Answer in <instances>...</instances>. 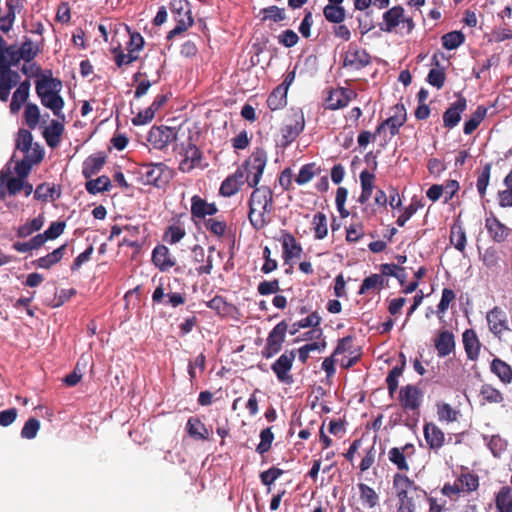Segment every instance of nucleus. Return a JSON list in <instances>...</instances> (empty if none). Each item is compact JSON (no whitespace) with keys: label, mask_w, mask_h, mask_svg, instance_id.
<instances>
[{"label":"nucleus","mask_w":512,"mask_h":512,"mask_svg":"<svg viewBox=\"0 0 512 512\" xmlns=\"http://www.w3.org/2000/svg\"><path fill=\"white\" fill-rule=\"evenodd\" d=\"M406 122V110L403 105H396L393 107V114L388 117L377 129L380 132L382 129H389L391 135H396L400 127Z\"/></svg>","instance_id":"a211bd4d"},{"label":"nucleus","mask_w":512,"mask_h":512,"mask_svg":"<svg viewBox=\"0 0 512 512\" xmlns=\"http://www.w3.org/2000/svg\"><path fill=\"white\" fill-rule=\"evenodd\" d=\"M218 207L215 203H208L205 199L198 195L191 198V216L193 219H205L206 216L215 215Z\"/></svg>","instance_id":"f3484780"},{"label":"nucleus","mask_w":512,"mask_h":512,"mask_svg":"<svg viewBox=\"0 0 512 512\" xmlns=\"http://www.w3.org/2000/svg\"><path fill=\"white\" fill-rule=\"evenodd\" d=\"M280 242L283 249V258L285 262H289L293 258H300L302 254V246L297 242L293 234L287 230H281Z\"/></svg>","instance_id":"2eb2a0df"},{"label":"nucleus","mask_w":512,"mask_h":512,"mask_svg":"<svg viewBox=\"0 0 512 512\" xmlns=\"http://www.w3.org/2000/svg\"><path fill=\"white\" fill-rule=\"evenodd\" d=\"M33 145V136L29 130L20 129L16 139V148L21 152L29 150Z\"/></svg>","instance_id":"e2e57ef3"},{"label":"nucleus","mask_w":512,"mask_h":512,"mask_svg":"<svg viewBox=\"0 0 512 512\" xmlns=\"http://www.w3.org/2000/svg\"><path fill=\"white\" fill-rule=\"evenodd\" d=\"M422 397V392L414 385H406L399 392V401L406 410L418 409L421 405Z\"/></svg>","instance_id":"4468645a"},{"label":"nucleus","mask_w":512,"mask_h":512,"mask_svg":"<svg viewBox=\"0 0 512 512\" xmlns=\"http://www.w3.org/2000/svg\"><path fill=\"white\" fill-rule=\"evenodd\" d=\"M451 244L460 252H463L466 247V233L461 225H453L450 234Z\"/></svg>","instance_id":"79ce46f5"},{"label":"nucleus","mask_w":512,"mask_h":512,"mask_svg":"<svg viewBox=\"0 0 512 512\" xmlns=\"http://www.w3.org/2000/svg\"><path fill=\"white\" fill-rule=\"evenodd\" d=\"M478 487V476L465 472L457 477L453 483H446L442 488V493L450 498H458L461 495L477 490Z\"/></svg>","instance_id":"423d86ee"},{"label":"nucleus","mask_w":512,"mask_h":512,"mask_svg":"<svg viewBox=\"0 0 512 512\" xmlns=\"http://www.w3.org/2000/svg\"><path fill=\"white\" fill-rule=\"evenodd\" d=\"M378 494L369 486L359 484V501L363 509L370 510L378 503Z\"/></svg>","instance_id":"72a5a7b5"},{"label":"nucleus","mask_w":512,"mask_h":512,"mask_svg":"<svg viewBox=\"0 0 512 512\" xmlns=\"http://www.w3.org/2000/svg\"><path fill=\"white\" fill-rule=\"evenodd\" d=\"M287 93L284 88L277 86L267 98V106L271 111L283 109L287 105Z\"/></svg>","instance_id":"2f4dec72"},{"label":"nucleus","mask_w":512,"mask_h":512,"mask_svg":"<svg viewBox=\"0 0 512 512\" xmlns=\"http://www.w3.org/2000/svg\"><path fill=\"white\" fill-rule=\"evenodd\" d=\"M66 247L67 244L61 245L47 255L34 260L33 265L42 269H50L52 266L62 260L66 251Z\"/></svg>","instance_id":"bb28decb"},{"label":"nucleus","mask_w":512,"mask_h":512,"mask_svg":"<svg viewBox=\"0 0 512 512\" xmlns=\"http://www.w3.org/2000/svg\"><path fill=\"white\" fill-rule=\"evenodd\" d=\"M205 228L213 235L217 237L224 236L227 230V224L225 221H220L214 218H209L204 222Z\"/></svg>","instance_id":"052dcab7"},{"label":"nucleus","mask_w":512,"mask_h":512,"mask_svg":"<svg viewBox=\"0 0 512 512\" xmlns=\"http://www.w3.org/2000/svg\"><path fill=\"white\" fill-rule=\"evenodd\" d=\"M464 42V35L459 31L449 32L442 37L443 46L448 49H456Z\"/></svg>","instance_id":"13d9d810"},{"label":"nucleus","mask_w":512,"mask_h":512,"mask_svg":"<svg viewBox=\"0 0 512 512\" xmlns=\"http://www.w3.org/2000/svg\"><path fill=\"white\" fill-rule=\"evenodd\" d=\"M186 235V231L180 225H170L165 233L164 240L171 245L177 244L180 242Z\"/></svg>","instance_id":"603ef678"},{"label":"nucleus","mask_w":512,"mask_h":512,"mask_svg":"<svg viewBox=\"0 0 512 512\" xmlns=\"http://www.w3.org/2000/svg\"><path fill=\"white\" fill-rule=\"evenodd\" d=\"M463 344L468 358L476 359L480 352V342L474 330L468 329L463 333Z\"/></svg>","instance_id":"c756f323"},{"label":"nucleus","mask_w":512,"mask_h":512,"mask_svg":"<svg viewBox=\"0 0 512 512\" xmlns=\"http://www.w3.org/2000/svg\"><path fill=\"white\" fill-rule=\"evenodd\" d=\"M248 218L255 230H261L270 223L273 210V192L267 186L254 188L249 198Z\"/></svg>","instance_id":"f257e3e1"},{"label":"nucleus","mask_w":512,"mask_h":512,"mask_svg":"<svg viewBox=\"0 0 512 512\" xmlns=\"http://www.w3.org/2000/svg\"><path fill=\"white\" fill-rule=\"evenodd\" d=\"M39 429L40 421L34 417H31L25 422L21 430V437L24 439H33L36 437Z\"/></svg>","instance_id":"680f3d73"},{"label":"nucleus","mask_w":512,"mask_h":512,"mask_svg":"<svg viewBox=\"0 0 512 512\" xmlns=\"http://www.w3.org/2000/svg\"><path fill=\"white\" fill-rule=\"evenodd\" d=\"M411 446L406 445L403 448H392L388 453L389 460L397 466L400 470H408L409 466L404 455V451L408 450Z\"/></svg>","instance_id":"49530a36"},{"label":"nucleus","mask_w":512,"mask_h":512,"mask_svg":"<svg viewBox=\"0 0 512 512\" xmlns=\"http://www.w3.org/2000/svg\"><path fill=\"white\" fill-rule=\"evenodd\" d=\"M85 188L89 194L96 195L97 193L109 191L111 188V180L108 176L102 175L96 179H87Z\"/></svg>","instance_id":"4c0bfd02"},{"label":"nucleus","mask_w":512,"mask_h":512,"mask_svg":"<svg viewBox=\"0 0 512 512\" xmlns=\"http://www.w3.org/2000/svg\"><path fill=\"white\" fill-rule=\"evenodd\" d=\"M45 223V218L43 214H39L37 217L26 221L23 225H20L17 228L16 235L19 238H26L32 235L35 232H38L42 229Z\"/></svg>","instance_id":"7c9ffc66"},{"label":"nucleus","mask_w":512,"mask_h":512,"mask_svg":"<svg viewBox=\"0 0 512 512\" xmlns=\"http://www.w3.org/2000/svg\"><path fill=\"white\" fill-rule=\"evenodd\" d=\"M485 226L494 240L502 241L506 238L507 228L497 218H487Z\"/></svg>","instance_id":"a19ab883"},{"label":"nucleus","mask_w":512,"mask_h":512,"mask_svg":"<svg viewBox=\"0 0 512 512\" xmlns=\"http://www.w3.org/2000/svg\"><path fill=\"white\" fill-rule=\"evenodd\" d=\"M56 193V187L54 184L41 183L34 191V199L47 202L48 200H54V194Z\"/></svg>","instance_id":"de8ad7c7"},{"label":"nucleus","mask_w":512,"mask_h":512,"mask_svg":"<svg viewBox=\"0 0 512 512\" xmlns=\"http://www.w3.org/2000/svg\"><path fill=\"white\" fill-rule=\"evenodd\" d=\"M112 52L114 53L115 63L119 68L124 65H129L134 61L138 60L139 58L138 54H133L129 51H127V53H124L120 46L114 48Z\"/></svg>","instance_id":"4d7b16f0"},{"label":"nucleus","mask_w":512,"mask_h":512,"mask_svg":"<svg viewBox=\"0 0 512 512\" xmlns=\"http://www.w3.org/2000/svg\"><path fill=\"white\" fill-rule=\"evenodd\" d=\"M207 306L210 309L216 311L221 316L230 315L234 308L232 304L226 302V300L219 295H216L210 301H208Z\"/></svg>","instance_id":"37998d69"},{"label":"nucleus","mask_w":512,"mask_h":512,"mask_svg":"<svg viewBox=\"0 0 512 512\" xmlns=\"http://www.w3.org/2000/svg\"><path fill=\"white\" fill-rule=\"evenodd\" d=\"M496 508L499 512H512V488L503 486L496 494Z\"/></svg>","instance_id":"c9c22d12"},{"label":"nucleus","mask_w":512,"mask_h":512,"mask_svg":"<svg viewBox=\"0 0 512 512\" xmlns=\"http://www.w3.org/2000/svg\"><path fill=\"white\" fill-rule=\"evenodd\" d=\"M274 440V434L271 427H267L260 432V443L256 447V451L260 455L267 453L272 446Z\"/></svg>","instance_id":"3c124183"},{"label":"nucleus","mask_w":512,"mask_h":512,"mask_svg":"<svg viewBox=\"0 0 512 512\" xmlns=\"http://www.w3.org/2000/svg\"><path fill=\"white\" fill-rule=\"evenodd\" d=\"M177 132L174 128L167 126H153L148 132L147 141L153 148L162 150L171 142L175 141Z\"/></svg>","instance_id":"ddd939ff"},{"label":"nucleus","mask_w":512,"mask_h":512,"mask_svg":"<svg viewBox=\"0 0 512 512\" xmlns=\"http://www.w3.org/2000/svg\"><path fill=\"white\" fill-rule=\"evenodd\" d=\"M352 336H346L339 340L336 349L332 357L325 358L322 362V369L327 373V376H331L335 373L334 364L340 362L344 368L352 367Z\"/></svg>","instance_id":"39448f33"},{"label":"nucleus","mask_w":512,"mask_h":512,"mask_svg":"<svg viewBox=\"0 0 512 512\" xmlns=\"http://www.w3.org/2000/svg\"><path fill=\"white\" fill-rule=\"evenodd\" d=\"M437 416L440 422L452 423L458 420L460 411L454 409L450 404L442 402L437 404Z\"/></svg>","instance_id":"ea45409f"},{"label":"nucleus","mask_w":512,"mask_h":512,"mask_svg":"<svg viewBox=\"0 0 512 512\" xmlns=\"http://www.w3.org/2000/svg\"><path fill=\"white\" fill-rule=\"evenodd\" d=\"M317 167L315 163H308L301 167L295 181L298 185H304L312 180L316 174Z\"/></svg>","instance_id":"6e6d98bb"},{"label":"nucleus","mask_w":512,"mask_h":512,"mask_svg":"<svg viewBox=\"0 0 512 512\" xmlns=\"http://www.w3.org/2000/svg\"><path fill=\"white\" fill-rule=\"evenodd\" d=\"M18 49L20 52V57L25 62L32 61L38 54V49L34 46V43L29 38H26V40Z\"/></svg>","instance_id":"bf43d9fd"},{"label":"nucleus","mask_w":512,"mask_h":512,"mask_svg":"<svg viewBox=\"0 0 512 512\" xmlns=\"http://www.w3.org/2000/svg\"><path fill=\"white\" fill-rule=\"evenodd\" d=\"M277 39H278V43L280 45H282L286 48H291L298 43L299 36L295 31H293L291 29H287V30H284L282 33H280L277 36Z\"/></svg>","instance_id":"774afa93"},{"label":"nucleus","mask_w":512,"mask_h":512,"mask_svg":"<svg viewBox=\"0 0 512 512\" xmlns=\"http://www.w3.org/2000/svg\"><path fill=\"white\" fill-rule=\"evenodd\" d=\"M63 132V123L59 120H52L50 125L44 129L43 137L49 147L56 148L61 142Z\"/></svg>","instance_id":"393cba45"},{"label":"nucleus","mask_w":512,"mask_h":512,"mask_svg":"<svg viewBox=\"0 0 512 512\" xmlns=\"http://www.w3.org/2000/svg\"><path fill=\"white\" fill-rule=\"evenodd\" d=\"M424 437L431 449H439L443 446L445 435L434 423H427L424 426Z\"/></svg>","instance_id":"a878e982"},{"label":"nucleus","mask_w":512,"mask_h":512,"mask_svg":"<svg viewBox=\"0 0 512 512\" xmlns=\"http://www.w3.org/2000/svg\"><path fill=\"white\" fill-rule=\"evenodd\" d=\"M137 173L144 185H153L158 188L167 184L172 177L171 170L162 162L141 163Z\"/></svg>","instance_id":"f03ea898"},{"label":"nucleus","mask_w":512,"mask_h":512,"mask_svg":"<svg viewBox=\"0 0 512 512\" xmlns=\"http://www.w3.org/2000/svg\"><path fill=\"white\" fill-rule=\"evenodd\" d=\"M313 225H314V236L316 239H323L326 237L328 233L327 229V218L326 216L318 212L313 217Z\"/></svg>","instance_id":"864d4df0"},{"label":"nucleus","mask_w":512,"mask_h":512,"mask_svg":"<svg viewBox=\"0 0 512 512\" xmlns=\"http://www.w3.org/2000/svg\"><path fill=\"white\" fill-rule=\"evenodd\" d=\"M37 95L40 98L41 104L44 107L50 109L53 112V114L56 117L61 118L62 121L65 120V116L62 113V109L64 107L65 102L64 99L60 96V91H53L52 93L46 92Z\"/></svg>","instance_id":"6ab92c4d"},{"label":"nucleus","mask_w":512,"mask_h":512,"mask_svg":"<svg viewBox=\"0 0 512 512\" xmlns=\"http://www.w3.org/2000/svg\"><path fill=\"white\" fill-rule=\"evenodd\" d=\"M467 101L464 97H459L451 106L445 111L443 115L444 126L447 128L455 127L460 119L461 114L466 110Z\"/></svg>","instance_id":"aec40b11"},{"label":"nucleus","mask_w":512,"mask_h":512,"mask_svg":"<svg viewBox=\"0 0 512 512\" xmlns=\"http://www.w3.org/2000/svg\"><path fill=\"white\" fill-rule=\"evenodd\" d=\"M435 347L441 357L450 354L455 347L453 334L449 331H442L435 341Z\"/></svg>","instance_id":"473e14b6"},{"label":"nucleus","mask_w":512,"mask_h":512,"mask_svg":"<svg viewBox=\"0 0 512 512\" xmlns=\"http://www.w3.org/2000/svg\"><path fill=\"white\" fill-rule=\"evenodd\" d=\"M152 262L162 272L169 271L176 265V260L169 248L160 244L152 251Z\"/></svg>","instance_id":"dca6fc26"},{"label":"nucleus","mask_w":512,"mask_h":512,"mask_svg":"<svg viewBox=\"0 0 512 512\" xmlns=\"http://www.w3.org/2000/svg\"><path fill=\"white\" fill-rule=\"evenodd\" d=\"M360 182L362 192L359 196V202L365 203L371 196L372 190L374 188L375 175L365 170L360 173Z\"/></svg>","instance_id":"58836bf2"},{"label":"nucleus","mask_w":512,"mask_h":512,"mask_svg":"<svg viewBox=\"0 0 512 512\" xmlns=\"http://www.w3.org/2000/svg\"><path fill=\"white\" fill-rule=\"evenodd\" d=\"M288 325L285 321L279 322L269 333L261 354L269 359L276 355L282 348L285 341Z\"/></svg>","instance_id":"9d476101"},{"label":"nucleus","mask_w":512,"mask_h":512,"mask_svg":"<svg viewBox=\"0 0 512 512\" xmlns=\"http://www.w3.org/2000/svg\"><path fill=\"white\" fill-rule=\"evenodd\" d=\"M351 91L346 88H335L328 92L325 98L326 108L335 110L347 106L351 100Z\"/></svg>","instance_id":"412c9836"},{"label":"nucleus","mask_w":512,"mask_h":512,"mask_svg":"<svg viewBox=\"0 0 512 512\" xmlns=\"http://www.w3.org/2000/svg\"><path fill=\"white\" fill-rule=\"evenodd\" d=\"M486 112H487L486 108H484L482 106L477 107L476 111L471 115L469 120H467L465 122L464 129H463L464 133L469 135L473 131H475L477 129V127L479 126V124L484 119Z\"/></svg>","instance_id":"a18cd8bd"},{"label":"nucleus","mask_w":512,"mask_h":512,"mask_svg":"<svg viewBox=\"0 0 512 512\" xmlns=\"http://www.w3.org/2000/svg\"><path fill=\"white\" fill-rule=\"evenodd\" d=\"M7 13L0 17V30L4 33L12 29L16 18V10L20 8L19 0H6Z\"/></svg>","instance_id":"c85d7f7f"},{"label":"nucleus","mask_w":512,"mask_h":512,"mask_svg":"<svg viewBox=\"0 0 512 512\" xmlns=\"http://www.w3.org/2000/svg\"><path fill=\"white\" fill-rule=\"evenodd\" d=\"M170 11L176 26L168 32V40L187 31L194 24L190 4L187 0H171Z\"/></svg>","instance_id":"7ed1b4c3"},{"label":"nucleus","mask_w":512,"mask_h":512,"mask_svg":"<svg viewBox=\"0 0 512 512\" xmlns=\"http://www.w3.org/2000/svg\"><path fill=\"white\" fill-rule=\"evenodd\" d=\"M124 230L128 233V236L123 238L120 245H126L132 248H139L140 243L137 237L140 234V227L135 225H125Z\"/></svg>","instance_id":"5fc2aeb1"},{"label":"nucleus","mask_w":512,"mask_h":512,"mask_svg":"<svg viewBox=\"0 0 512 512\" xmlns=\"http://www.w3.org/2000/svg\"><path fill=\"white\" fill-rule=\"evenodd\" d=\"M480 395L488 403L499 404L504 400L503 394L490 384L482 385Z\"/></svg>","instance_id":"09e8293b"},{"label":"nucleus","mask_w":512,"mask_h":512,"mask_svg":"<svg viewBox=\"0 0 512 512\" xmlns=\"http://www.w3.org/2000/svg\"><path fill=\"white\" fill-rule=\"evenodd\" d=\"M30 86V81L24 80L15 90L10 103V110L12 113L18 112L22 105L27 101L29 97Z\"/></svg>","instance_id":"cd10ccee"},{"label":"nucleus","mask_w":512,"mask_h":512,"mask_svg":"<svg viewBox=\"0 0 512 512\" xmlns=\"http://www.w3.org/2000/svg\"><path fill=\"white\" fill-rule=\"evenodd\" d=\"M323 14L331 23H341L346 16L345 9L340 5L328 4L324 7Z\"/></svg>","instance_id":"c03bdc74"},{"label":"nucleus","mask_w":512,"mask_h":512,"mask_svg":"<svg viewBox=\"0 0 512 512\" xmlns=\"http://www.w3.org/2000/svg\"><path fill=\"white\" fill-rule=\"evenodd\" d=\"M296 357V351H285L272 365L271 369L280 383L291 385L294 383L290 370Z\"/></svg>","instance_id":"9b49d317"},{"label":"nucleus","mask_w":512,"mask_h":512,"mask_svg":"<svg viewBox=\"0 0 512 512\" xmlns=\"http://www.w3.org/2000/svg\"><path fill=\"white\" fill-rule=\"evenodd\" d=\"M24 119L30 129H35L39 123L40 111L36 104L28 103L24 110Z\"/></svg>","instance_id":"8fccbe9b"},{"label":"nucleus","mask_w":512,"mask_h":512,"mask_svg":"<svg viewBox=\"0 0 512 512\" xmlns=\"http://www.w3.org/2000/svg\"><path fill=\"white\" fill-rule=\"evenodd\" d=\"M491 371L497 375L501 382L505 384L512 382V368L501 359L495 358L492 360Z\"/></svg>","instance_id":"f704fd0d"},{"label":"nucleus","mask_w":512,"mask_h":512,"mask_svg":"<svg viewBox=\"0 0 512 512\" xmlns=\"http://www.w3.org/2000/svg\"><path fill=\"white\" fill-rule=\"evenodd\" d=\"M398 27L409 33L413 30L414 23L411 18L405 16L402 7L394 6L384 13L382 30L391 32Z\"/></svg>","instance_id":"6e6552de"},{"label":"nucleus","mask_w":512,"mask_h":512,"mask_svg":"<svg viewBox=\"0 0 512 512\" xmlns=\"http://www.w3.org/2000/svg\"><path fill=\"white\" fill-rule=\"evenodd\" d=\"M266 164L267 154L261 148H256L250 157L244 161L243 166L246 168L247 175H249V187L257 188Z\"/></svg>","instance_id":"0eeeda50"},{"label":"nucleus","mask_w":512,"mask_h":512,"mask_svg":"<svg viewBox=\"0 0 512 512\" xmlns=\"http://www.w3.org/2000/svg\"><path fill=\"white\" fill-rule=\"evenodd\" d=\"M489 331L500 341L512 338V323L507 313L500 307H494L486 314Z\"/></svg>","instance_id":"20e7f679"},{"label":"nucleus","mask_w":512,"mask_h":512,"mask_svg":"<svg viewBox=\"0 0 512 512\" xmlns=\"http://www.w3.org/2000/svg\"><path fill=\"white\" fill-rule=\"evenodd\" d=\"M183 157L179 163V170L183 173H189L194 168L200 166L202 160V152L189 137L186 144H182L180 151Z\"/></svg>","instance_id":"f8f14e48"},{"label":"nucleus","mask_w":512,"mask_h":512,"mask_svg":"<svg viewBox=\"0 0 512 512\" xmlns=\"http://www.w3.org/2000/svg\"><path fill=\"white\" fill-rule=\"evenodd\" d=\"M107 155L105 152L100 151L90 155L84 162L82 167V174L85 179H90L96 175L105 165Z\"/></svg>","instance_id":"4be33fe9"},{"label":"nucleus","mask_w":512,"mask_h":512,"mask_svg":"<svg viewBox=\"0 0 512 512\" xmlns=\"http://www.w3.org/2000/svg\"><path fill=\"white\" fill-rule=\"evenodd\" d=\"M20 75L18 72L11 70L7 64L0 63V80L3 82H8L11 84V88H13L19 81Z\"/></svg>","instance_id":"0e129e2a"},{"label":"nucleus","mask_w":512,"mask_h":512,"mask_svg":"<svg viewBox=\"0 0 512 512\" xmlns=\"http://www.w3.org/2000/svg\"><path fill=\"white\" fill-rule=\"evenodd\" d=\"M347 196L348 190L345 187H339L337 189L335 203L337 210L342 218H347L350 215V212L345 208Z\"/></svg>","instance_id":"69168bd1"},{"label":"nucleus","mask_w":512,"mask_h":512,"mask_svg":"<svg viewBox=\"0 0 512 512\" xmlns=\"http://www.w3.org/2000/svg\"><path fill=\"white\" fill-rule=\"evenodd\" d=\"M393 486L399 500L413 498L417 494L413 482L405 475L396 474L394 476Z\"/></svg>","instance_id":"5701e85b"},{"label":"nucleus","mask_w":512,"mask_h":512,"mask_svg":"<svg viewBox=\"0 0 512 512\" xmlns=\"http://www.w3.org/2000/svg\"><path fill=\"white\" fill-rule=\"evenodd\" d=\"M186 430L188 434L197 440H206L208 439V430L205 427L204 423L195 417L189 418L186 424Z\"/></svg>","instance_id":"e433bc0d"},{"label":"nucleus","mask_w":512,"mask_h":512,"mask_svg":"<svg viewBox=\"0 0 512 512\" xmlns=\"http://www.w3.org/2000/svg\"><path fill=\"white\" fill-rule=\"evenodd\" d=\"M62 81L52 76L51 70H45L40 78L36 81V93L42 94L46 92L61 91Z\"/></svg>","instance_id":"b1692460"},{"label":"nucleus","mask_w":512,"mask_h":512,"mask_svg":"<svg viewBox=\"0 0 512 512\" xmlns=\"http://www.w3.org/2000/svg\"><path fill=\"white\" fill-rule=\"evenodd\" d=\"M23 153H24L23 159L27 160L28 162H31L33 165L40 163L44 158V150L37 143L33 144L29 148V150L24 151Z\"/></svg>","instance_id":"338daca9"},{"label":"nucleus","mask_w":512,"mask_h":512,"mask_svg":"<svg viewBox=\"0 0 512 512\" xmlns=\"http://www.w3.org/2000/svg\"><path fill=\"white\" fill-rule=\"evenodd\" d=\"M305 120L302 111L294 112L288 122L281 128L280 146H289L304 130Z\"/></svg>","instance_id":"1a4fd4ad"}]
</instances>
